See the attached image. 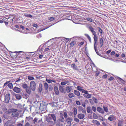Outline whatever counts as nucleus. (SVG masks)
Listing matches in <instances>:
<instances>
[{"label": "nucleus", "instance_id": "1", "mask_svg": "<svg viewBox=\"0 0 126 126\" xmlns=\"http://www.w3.org/2000/svg\"><path fill=\"white\" fill-rule=\"evenodd\" d=\"M10 94H7L5 95L4 102L6 103H8L10 99Z\"/></svg>", "mask_w": 126, "mask_h": 126}, {"label": "nucleus", "instance_id": "2", "mask_svg": "<svg viewBox=\"0 0 126 126\" xmlns=\"http://www.w3.org/2000/svg\"><path fill=\"white\" fill-rule=\"evenodd\" d=\"M94 50L96 51V53L97 54H98L97 53V46L96 45L97 44V36L95 37H94Z\"/></svg>", "mask_w": 126, "mask_h": 126}, {"label": "nucleus", "instance_id": "3", "mask_svg": "<svg viewBox=\"0 0 126 126\" xmlns=\"http://www.w3.org/2000/svg\"><path fill=\"white\" fill-rule=\"evenodd\" d=\"M30 87L33 91L35 90L36 88V84L35 82L33 81H31L30 83Z\"/></svg>", "mask_w": 126, "mask_h": 126}, {"label": "nucleus", "instance_id": "4", "mask_svg": "<svg viewBox=\"0 0 126 126\" xmlns=\"http://www.w3.org/2000/svg\"><path fill=\"white\" fill-rule=\"evenodd\" d=\"M6 125L7 126H15L13 124L14 122L11 120H8L6 123Z\"/></svg>", "mask_w": 126, "mask_h": 126}, {"label": "nucleus", "instance_id": "5", "mask_svg": "<svg viewBox=\"0 0 126 126\" xmlns=\"http://www.w3.org/2000/svg\"><path fill=\"white\" fill-rule=\"evenodd\" d=\"M89 28L90 31H91L93 34L94 35V37L97 36L96 32L95 31L94 29L92 26L89 27Z\"/></svg>", "mask_w": 126, "mask_h": 126}, {"label": "nucleus", "instance_id": "6", "mask_svg": "<svg viewBox=\"0 0 126 126\" xmlns=\"http://www.w3.org/2000/svg\"><path fill=\"white\" fill-rule=\"evenodd\" d=\"M85 91L87 92L83 93L85 94H83L84 96L86 98H91V94H89L87 91L85 90Z\"/></svg>", "mask_w": 126, "mask_h": 126}, {"label": "nucleus", "instance_id": "7", "mask_svg": "<svg viewBox=\"0 0 126 126\" xmlns=\"http://www.w3.org/2000/svg\"><path fill=\"white\" fill-rule=\"evenodd\" d=\"M92 122L94 124L96 125L97 126H99L100 125L99 122L96 120H94Z\"/></svg>", "mask_w": 126, "mask_h": 126}, {"label": "nucleus", "instance_id": "8", "mask_svg": "<svg viewBox=\"0 0 126 126\" xmlns=\"http://www.w3.org/2000/svg\"><path fill=\"white\" fill-rule=\"evenodd\" d=\"M52 118L50 116L47 117L46 119V121L48 122H50V124H52L53 123V122L52 121Z\"/></svg>", "mask_w": 126, "mask_h": 126}, {"label": "nucleus", "instance_id": "9", "mask_svg": "<svg viewBox=\"0 0 126 126\" xmlns=\"http://www.w3.org/2000/svg\"><path fill=\"white\" fill-rule=\"evenodd\" d=\"M108 119L110 121H112L115 119V118L113 115H111L108 118Z\"/></svg>", "mask_w": 126, "mask_h": 126}, {"label": "nucleus", "instance_id": "10", "mask_svg": "<svg viewBox=\"0 0 126 126\" xmlns=\"http://www.w3.org/2000/svg\"><path fill=\"white\" fill-rule=\"evenodd\" d=\"M77 90L81 91L82 93L86 92L85 90L82 89V88L79 86H77Z\"/></svg>", "mask_w": 126, "mask_h": 126}, {"label": "nucleus", "instance_id": "11", "mask_svg": "<svg viewBox=\"0 0 126 126\" xmlns=\"http://www.w3.org/2000/svg\"><path fill=\"white\" fill-rule=\"evenodd\" d=\"M13 90L14 92L17 93H19L20 91V88L16 87H14Z\"/></svg>", "mask_w": 126, "mask_h": 126}, {"label": "nucleus", "instance_id": "12", "mask_svg": "<svg viewBox=\"0 0 126 126\" xmlns=\"http://www.w3.org/2000/svg\"><path fill=\"white\" fill-rule=\"evenodd\" d=\"M49 115H50L52 119L54 122L56 121V116L54 114H49Z\"/></svg>", "mask_w": 126, "mask_h": 126}, {"label": "nucleus", "instance_id": "13", "mask_svg": "<svg viewBox=\"0 0 126 126\" xmlns=\"http://www.w3.org/2000/svg\"><path fill=\"white\" fill-rule=\"evenodd\" d=\"M84 115L82 113H80L78 114V118L80 119H83L84 117Z\"/></svg>", "mask_w": 126, "mask_h": 126}, {"label": "nucleus", "instance_id": "14", "mask_svg": "<svg viewBox=\"0 0 126 126\" xmlns=\"http://www.w3.org/2000/svg\"><path fill=\"white\" fill-rule=\"evenodd\" d=\"M59 90L62 93H65V89L62 86H60L59 87Z\"/></svg>", "mask_w": 126, "mask_h": 126}, {"label": "nucleus", "instance_id": "15", "mask_svg": "<svg viewBox=\"0 0 126 126\" xmlns=\"http://www.w3.org/2000/svg\"><path fill=\"white\" fill-rule=\"evenodd\" d=\"M54 90L55 94H59V93L57 86H55L54 87Z\"/></svg>", "mask_w": 126, "mask_h": 126}, {"label": "nucleus", "instance_id": "16", "mask_svg": "<svg viewBox=\"0 0 126 126\" xmlns=\"http://www.w3.org/2000/svg\"><path fill=\"white\" fill-rule=\"evenodd\" d=\"M97 111L100 113H104V111L103 109L100 107H98L97 108Z\"/></svg>", "mask_w": 126, "mask_h": 126}, {"label": "nucleus", "instance_id": "17", "mask_svg": "<svg viewBox=\"0 0 126 126\" xmlns=\"http://www.w3.org/2000/svg\"><path fill=\"white\" fill-rule=\"evenodd\" d=\"M76 44V42L75 40L72 41L70 43V47H72Z\"/></svg>", "mask_w": 126, "mask_h": 126}, {"label": "nucleus", "instance_id": "18", "mask_svg": "<svg viewBox=\"0 0 126 126\" xmlns=\"http://www.w3.org/2000/svg\"><path fill=\"white\" fill-rule=\"evenodd\" d=\"M42 84L41 83H40L39 84V86L38 88L39 91L40 92H41L42 91Z\"/></svg>", "mask_w": 126, "mask_h": 126}, {"label": "nucleus", "instance_id": "19", "mask_svg": "<svg viewBox=\"0 0 126 126\" xmlns=\"http://www.w3.org/2000/svg\"><path fill=\"white\" fill-rule=\"evenodd\" d=\"M73 113L74 114V116L75 117L77 114V109L75 107L73 108Z\"/></svg>", "mask_w": 126, "mask_h": 126}, {"label": "nucleus", "instance_id": "20", "mask_svg": "<svg viewBox=\"0 0 126 126\" xmlns=\"http://www.w3.org/2000/svg\"><path fill=\"white\" fill-rule=\"evenodd\" d=\"M99 42L100 45V47H101L103 46L104 43L103 39L102 38H101L100 39Z\"/></svg>", "mask_w": 126, "mask_h": 126}, {"label": "nucleus", "instance_id": "21", "mask_svg": "<svg viewBox=\"0 0 126 126\" xmlns=\"http://www.w3.org/2000/svg\"><path fill=\"white\" fill-rule=\"evenodd\" d=\"M31 88H27L26 89V91L27 93L30 94L31 92Z\"/></svg>", "mask_w": 126, "mask_h": 126}, {"label": "nucleus", "instance_id": "22", "mask_svg": "<svg viewBox=\"0 0 126 126\" xmlns=\"http://www.w3.org/2000/svg\"><path fill=\"white\" fill-rule=\"evenodd\" d=\"M33 118L30 116L29 117H26V119L29 122H31L33 120Z\"/></svg>", "mask_w": 126, "mask_h": 126}, {"label": "nucleus", "instance_id": "23", "mask_svg": "<svg viewBox=\"0 0 126 126\" xmlns=\"http://www.w3.org/2000/svg\"><path fill=\"white\" fill-rule=\"evenodd\" d=\"M74 93L76 95L78 96H79L80 95V92L79 91L77 90H74Z\"/></svg>", "mask_w": 126, "mask_h": 126}, {"label": "nucleus", "instance_id": "24", "mask_svg": "<svg viewBox=\"0 0 126 126\" xmlns=\"http://www.w3.org/2000/svg\"><path fill=\"white\" fill-rule=\"evenodd\" d=\"M12 116L14 117H16L18 116V113L17 112H13L11 114Z\"/></svg>", "mask_w": 126, "mask_h": 126}, {"label": "nucleus", "instance_id": "25", "mask_svg": "<svg viewBox=\"0 0 126 126\" xmlns=\"http://www.w3.org/2000/svg\"><path fill=\"white\" fill-rule=\"evenodd\" d=\"M86 110L88 113H90L92 111L91 108L90 107H88L86 108Z\"/></svg>", "mask_w": 126, "mask_h": 126}, {"label": "nucleus", "instance_id": "26", "mask_svg": "<svg viewBox=\"0 0 126 126\" xmlns=\"http://www.w3.org/2000/svg\"><path fill=\"white\" fill-rule=\"evenodd\" d=\"M7 86L9 88L11 89L13 88V85L12 83H9V84L7 85Z\"/></svg>", "mask_w": 126, "mask_h": 126}, {"label": "nucleus", "instance_id": "27", "mask_svg": "<svg viewBox=\"0 0 126 126\" xmlns=\"http://www.w3.org/2000/svg\"><path fill=\"white\" fill-rule=\"evenodd\" d=\"M66 90L67 93H69L71 91V88L67 86L66 88Z\"/></svg>", "mask_w": 126, "mask_h": 126}, {"label": "nucleus", "instance_id": "28", "mask_svg": "<svg viewBox=\"0 0 126 126\" xmlns=\"http://www.w3.org/2000/svg\"><path fill=\"white\" fill-rule=\"evenodd\" d=\"M68 96L70 98L73 97L75 96L74 94L72 93H70L69 94Z\"/></svg>", "mask_w": 126, "mask_h": 126}, {"label": "nucleus", "instance_id": "29", "mask_svg": "<svg viewBox=\"0 0 126 126\" xmlns=\"http://www.w3.org/2000/svg\"><path fill=\"white\" fill-rule=\"evenodd\" d=\"M15 96L16 98L18 100H19L21 98V97L20 94H16Z\"/></svg>", "mask_w": 126, "mask_h": 126}, {"label": "nucleus", "instance_id": "30", "mask_svg": "<svg viewBox=\"0 0 126 126\" xmlns=\"http://www.w3.org/2000/svg\"><path fill=\"white\" fill-rule=\"evenodd\" d=\"M17 110L15 109H11L10 110V112H16L17 111Z\"/></svg>", "mask_w": 126, "mask_h": 126}, {"label": "nucleus", "instance_id": "31", "mask_svg": "<svg viewBox=\"0 0 126 126\" xmlns=\"http://www.w3.org/2000/svg\"><path fill=\"white\" fill-rule=\"evenodd\" d=\"M85 35L87 38L88 39L89 42L90 43H91V39L89 35L87 34H85Z\"/></svg>", "mask_w": 126, "mask_h": 126}, {"label": "nucleus", "instance_id": "32", "mask_svg": "<svg viewBox=\"0 0 126 126\" xmlns=\"http://www.w3.org/2000/svg\"><path fill=\"white\" fill-rule=\"evenodd\" d=\"M44 86L46 90H47L48 89V84L47 83L45 82L44 83Z\"/></svg>", "mask_w": 126, "mask_h": 126}, {"label": "nucleus", "instance_id": "33", "mask_svg": "<svg viewBox=\"0 0 126 126\" xmlns=\"http://www.w3.org/2000/svg\"><path fill=\"white\" fill-rule=\"evenodd\" d=\"M118 79L119 80L121 81L123 84H125V82L120 77H118Z\"/></svg>", "mask_w": 126, "mask_h": 126}, {"label": "nucleus", "instance_id": "34", "mask_svg": "<svg viewBox=\"0 0 126 126\" xmlns=\"http://www.w3.org/2000/svg\"><path fill=\"white\" fill-rule=\"evenodd\" d=\"M24 16H25L31 18L32 17V16L30 14H28L27 13H25L24 14Z\"/></svg>", "mask_w": 126, "mask_h": 126}, {"label": "nucleus", "instance_id": "35", "mask_svg": "<svg viewBox=\"0 0 126 126\" xmlns=\"http://www.w3.org/2000/svg\"><path fill=\"white\" fill-rule=\"evenodd\" d=\"M85 20H86L87 21H88L90 22H93V20L92 18H90L89 17H87L85 19H84Z\"/></svg>", "mask_w": 126, "mask_h": 126}, {"label": "nucleus", "instance_id": "36", "mask_svg": "<svg viewBox=\"0 0 126 126\" xmlns=\"http://www.w3.org/2000/svg\"><path fill=\"white\" fill-rule=\"evenodd\" d=\"M71 66L75 70H77V66L75 64H72L71 65Z\"/></svg>", "mask_w": 126, "mask_h": 126}, {"label": "nucleus", "instance_id": "37", "mask_svg": "<svg viewBox=\"0 0 126 126\" xmlns=\"http://www.w3.org/2000/svg\"><path fill=\"white\" fill-rule=\"evenodd\" d=\"M28 79L29 80H33L34 79V77H33L29 75L28 76Z\"/></svg>", "mask_w": 126, "mask_h": 126}, {"label": "nucleus", "instance_id": "38", "mask_svg": "<svg viewBox=\"0 0 126 126\" xmlns=\"http://www.w3.org/2000/svg\"><path fill=\"white\" fill-rule=\"evenodd\" d=\"M93 116L94 118V119H97L98 118V116L95 113H93Z\"/></svg>", "mask_w": 126, "mask_h": 126}, {"label": "nucleus", "instance_id": "39", "mask_svg": "<svg viewBox=\"0 0 126 126\" xmlns=\"http://www.w3.org/2000/svg\"><path fill=\"white\" fill-rule=\"evenodd\" d=\"M74 121L77 123H78L79 122V120L76 117H75L74 119Z\"/></svg>", "mask_w": 126, "mask_h": 126}, {"label": "nucleus", "instance_id": "40", "mask_svg": "<svg viewBox=\"0 0 126 126\" xmlns=\"http://www.w3.org/2000/svg\"><path fill=\"white\" fill-rule=\"evenodd\" d=\"M84 44V42H82L78 44V46H79V47H81V46L83 45Z\"/></svg>", "mask_w": 126, "mask_h": 126}, {"label": "nucleus", "instance_id": "41", "mask_svg": "<svg viewBox=\"0 0 126 126\" xmlns=\"http://www.w3.org/2000/svg\"><path fill=\"white\" fill-rule=\"evenodd\" d=\"M103 108L105 111L106 112H108V109L107 107L104 106Z\"/></svg>", "mask_w": 126, "mask_h": 126}, {"label": "nucleus", "instance_id": "42", "mask_svg": "<svg viewBox=\"0 0 126 126\" xmlns=\"http://www.w3.org/2000/svg\"><path fill=\"white\" fill-rule=\"evenodd\" d=\"M10 81H7L4 84L3 87H5L6 85L8 84L10 82Z\"/></svg>", "mask_w": 126, "mask_h": 126}, {"label": "nucleus", "instance_id": "43", "mask_svg": "<svg viewBox=\"0 0 126 126\" xmlns=\"http://www.w3.org/2000/svg\"><path fill=\"white\" fill-rule=\"evenodd\" d=\"M71 125V122L70 121H68L67 123V125L66 126H70Z\"/></svg>", "mask_w": 126, "mask_h": 126}, {"label": "nucleus", "instance_id": "44", "mask_svg": "<svg viewBox=\"0 0 126 126\" xmlns=\"http://www.w3.org/2000/svg\"><path fill=\"white\" fill-rule=\"evenodd\" d=\"M22 87L24 88H26L27 87V85L26 84H23Z\"/></svg>", "mask_w": 126, "mask_h": 126}, {"label": "nucleus", "instance_id": "45", "mask_svg": "<svg viewBox=\"0 0 126 126\" xmlns=\"http://www.w3.org/2000/svg\"><path fill=\"white\" fill-rule=\"evenodd\" d=\"M99 31L100 32V33L101 34H102L103 32V31L99 27H98Z\"/></svg>", "mask_w": 126, "mask_h": 126}, {"label": "nucleus", "instance_id": "46", "mask_svg": "<svg viewBox=\"0 0 126 126\" xmlns=\"http://www.w3.org/2000/svg\"><path fill=\"white\" fill-rule=\"evenodd\" d=\"M78 109L79 111H82L83 110L82 107L79 106L78 107Z\"/></svg>", "mask_w": 126, "mask_h": 126}, {"label": "nucleus", "instance_id": "47", "mask_svg": "<svg viewBox=\"0 0 126 126\" xmlns=\"http://www.w3.org/2000/svg\"><path fill=\"white\" fill-rule=\"evenodd\" d=\"M64 117L65 118H66L67 116V112H64Z\"/></svg>", "mask_w": 126, "mask_h": 126}, {"label": "nucleus", "instance_id": "48", "mask_svg": "<svg viewBox=\"0 0 126 126\" xmlns=\"http://www.w3.org/2000/svg\"><path fill=\"white\" fill-rule=\"evenodd\" d=\"M108 75L107 74H105L103 75L102 77V78L103 79H106Z\"/></svg>", "mask_w": 126, "mask_h": 126}, {"label": "nucleus", "instance_id": "49", "mask_svg": "<svg viewBox=\"0 0 126 126\" xmlns=\"http://www.w3.org/2000/svg\"><path fill=\"white\" fill-rule=\"evenodd\" d=\"M100 73V72L99 71H97L95 74V76L96 77H97L98 76Z\"/></svg>", "mask_w": 126, "mask_h": 126}, {"label": "nucleus", "instance_id": "50", "mask_svg": "<svg viewBox=\"0 0 126 126\" xmlns=\"http://www.w3.org/2000/svg\"><path fill=\"white\" fill-rule=\"evenodd\" d=\"M15 53H19V54H18V55H21V54H22L21 53H24L23 52H22V51H19V52H17V51H16L15 52Z\"/></svg>", "mask_w": 126, "mask_h": 126}, {"label": "nucleus", "instance_id": "51", "mask_svg": "<svg viewBox=\"0 0 126 126\" xmlns=\"http://www.w3.org/2000/svg\"><path fill=\"white\" fill-rule=\"evenodd\" d=\"M46 81L48 83H51V80L50 79H48L47 78H46Z\"/></svg>", "mask_w": 126, "mask_h": 126}, {"label": "nucleus", "instance_id": "52", "mask_svg": "<svg viewBox=\"0 0 126 126\" xmlns=\"http://www.w3.org/2000/svg\"><path fill=\"white\" fill-rule=\"evenodd\" d=\"M49 18V20L51 21H53L54 20V18L52 17H50Z\"/></svg>", "mask_w": 126, "mask_h": 126}, {"label": "nucleus", "instance_id": "53", "mask_svg": "<svg viewBox=\"0 0 126 126\" xmlns=\"http://www.w3.org/2000/svg\"><path fill=\"white\" fill-rule=\"evenodd\" d=\"M114 79V78L113 77H111L108 79V80L109 81H111L112 80H113Z\"/></svg>", "mask_w": 126, "mask_h": 126}, {"label": "nucleus", "instance_id": "54", "mask_svg": "<svg viewBox=\"0 0 126 126\" xmlns=\"http://www.w3.org/2000/svg\"><path fill=\"white\" fill-rule=\"evenodd\" d=\"M76 104L78 105H80V102L79 101H76Z\"/></svg>", "mask_w": 126, "mask_h": 126}, {"label": "nucleus", "instance_id": "55", "mask_svg": "<svg viewBox=\"0 0 126 126\" xmlns=\"http://www.w3.org/2000/svg\"><path fill=\"white\" fill-rule=\"evenodd\" d=\"M66 84V82H62L61 83V84L62 85H65Z\"/></svg>", "mask_w": 126, "mask_h": 126}, {"label": "nucleus", "instance_id": "56", "mask_svg": "<svg viewBox=\"0 0 126 126\" xmlns=\"http://www.w3.org/2000/svg\"><path fill=\"white\" fill-rule=\"evenodd\" d=\"M92 109L93 110V111L94 112H95L96 110V108L94 106H93L92 107Z\"/></svg>", "mask_w": 126, "mask_h": 126}, {"label": "nucleus", "instance_id": "57", "mask_svg": "<svg viewBox=\"0 0 126 126\" xmlns=\"http://www.w3.org/2000/svg\"><path fill=\"white\" fill-rule=\"evenodd\" d=\"M60 118L62 119H64V118L63 116V114L62 113H60Z\"/></svg>", "mask_w": 126, "mask_h": 126}, {"label": "nucleus", "instance_id": "58", "mask_svg": "<svg viewBox=\"0 0 126 126\" xmlns=\"http://www.w3.org/2000/svg\"><path fill=\"white\" fill-rule=\"evenodd\" d=\"M115 54V52L114 51H112L110 53V54L111 55H114Z\"/></svg>", "mask_w": 126, "mask_h": 126}, {"label": "nucleus", "instance_id": "59", "mask_svg": "<svg viewBox=\"0 0 126 126\" xmlns=\"http://www.w3.org/2000/svg\"><path fill=\"white\" fill-rule=\"evenodd\" d=\"M73 112H72L71 111L69 113V115L70 116H73Z\"/></svg>", "mask_w": 126, "mask_h": 126}, {"label": "nucleus", "instance_id": "60", "mask_svg": "<svg viewBox=\"0 0 126 126\" xmlns=\"http://www.w3.org/2000/svg\"><path fill=\"white\" fill-rule=\"evenodd\" d=\"M33 26L35 27H38V25L36 24H33Z\"/></svg>", "mask_w": 126, "mask_h": 126}, {"label": "nucleus", "instance_id": "61", "mask_svg": "<svg viewBox=\"0 0 126 126\" xmlns=\"http://www.w3.org/2000/svg\"><path fill=\"white\" fill-rule=\"evenodd\" d=\"M94 102L97 103V100L96 98H94Z\"/></svg>", "mask_w": 126, "mask_h": 126}, {"label": "nucleus", "instance_id": "62", "mask_svg": "<svg viewBox=\"0 0 126 126\" xmlns=\"http://www.w3.org/2000/svg\"><path fill=\"white\" fill-rule=\"evenodd\" d=\"M17 126H23V125L21 123H19L17 124Z\"/></svg>", "mask_w": 126, "mask_h": 126}, {"label": "nucleus", "instance_id": "63", "mask_svg": "<svg viewBox=\"0 0 126 126\" xmlns=\"http://www.w3.org/2000/svg\"><path fill=\"white\" fill-rule=\"evenodd\" d=\"M30 126L29 123L28 122H27L25 124V126Z\"/></svg>", "mask_w": 126, "mask_h": 126}, {"label": "nucleus", "instance_id": "64", "mask_svg": "<svg viewBox=\"0 0 126 126\" xmlns=\"http://www.w3.org/2000/svg\"><path fill=\"white\" fill-rule=\"evenodd\" d=\"M37 120H38L37 119V118H35L33 120L34 122L35 123V122H37Z\"/></svg>", "mask_w": 126, "mask_h": 126}]
</instances>
